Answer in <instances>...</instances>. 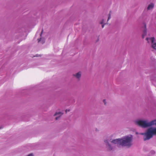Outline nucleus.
Returning a JSON list of instances; mask_svg holds the SVG:
<instances>
[{
	"label": "nucleus",
	"instance_id": "nucleus-4",
	"mask_svg": "<svg viewBox=\"0 0 156 156\" xmlns=\"http://www.w3.org/2000/svg\"><path fill=\"white\" fill-rule=\"evenodd\" d=\"M62 114L63 113H62L61 112H56L55 114L54 115V116L59 115V116L58 117H56V120H57L58 119H59V117L62 115Z\"/></svg>",
	"mask_w": 156,
	"mask_h": 156
},
{
	"label": "nucleus",
	"instance_id": "nucleus-6",
	"mask_svg": "<svg viewBox=\"0 0 156 156\" xmlns=\"http://www.w3.org/2000/svg\"><path fill=\"white\" fill-rule=\"evenodd\" d=\"M154 5L153 4L151 3L148 5L147 9L148 10H150L152 9L154 7Z\"/></svg>",
	"mask_w": 156,
	"mask_h": 156
},
{
	"label": "nucleus",
	"instance_id": "nucleus-8",
	"mask_svg": "<svg viewBox=\"0 0 156 156\" xmlns=\"http://www.w3.org/2000/svg\"><path fill=\"white\" fill-rule=\"evenodd\" d=\"M105 142L106 143H107V145H108V146L109 147V150H111L112 149L111 148V145L109 144L108 142L107 141V140H105Z\"/></svg>",
	"mask_w": 156,
	"mask_h": 156
},
{
	"label": "nucleus",
	"instance_id": "nucleus-16",
	"mask_svg": "<svg viewBox=\"0 0 156 156\" xmlns=\"http://www.w3.org/2000/svg\"><path fill=\"white\" fill-rule=\"evenodd\" d=\"M104 27V25L102 24V28H103Z\"/></svg>",
	"mask_w": 156,
	"mask_h": 156
},
{
	"label": "nucleus",
	"instance_id": "nucleus-13",
	"mask_svg": "<svg viewBox=\"0 0 156 156\" xmlns=\"http://www.w3.org/2000/svg\"><path fill=\"white\" fill-rule=\"evenodd\" d=\"M41 39V38L38 39L37 40L38 41V42H39L40 41Z\"/></svg>",
	"mask_w": 156,
	"mask_h": 156
},
{
	"label": "nucleus",
	"instance_id": "nucleus-1",
	"mask_svg": "<svg viewBox=\"0 0 156 156\" xmlns=\"http://www.w3.org/2000/svg\"><path fill=\"white\" fill-rule=\"evenodd\" d=\"M136 123L142 127L146 128L153 125L156 126V120H152L150 122H148L147 121L140 120L136 121ZM140 134L144 135V141L148 140L151 138L153 135H156V128L151 127L147 129L146 133Z\"/></svg>",
	"mask_w": 156,
	"mask_h": 156
},
{
	"label": "nucleus",
	"instance_id": "nucleus-15",
	"mask_svg": "<svg viewBox=\"0 0 156 156\" xmlns=\"http://www.w3.org/2000/svg\"><path fill=\"white\" fill-rule=\"evenodd\" d=\"M103 23V20L102 22L100 23L102 24Z\"/></svg>",
	"mask_w": 156,
	"mask_h": 156
},
{
	"label": "nucleus",
	"instance_id": "nucleus-9",
	"mask_svg": "<svg viewBox=\"0 0 156 156\" xmlns=\"http://www.w3.org/2000/svg\"><path fill=\"white\" fill-rule=\"evenodd\" d=\"M111 18V14L110 13L109 14V16L108 18V21Z\"/></svg>",
	"mask_w": 156,
	"mask_h": 156
},
{
	"label": "nucleus",
	"instance_id": "nucleus-2",
	"mask_svg": "<svg viewBox=\"0 0 156 156\" xmlns=\"http://www.w3.org/2000/svg\"><path fill=\"white\" fill-rule=\"evenodd\" d=\"M132 140L131 136H127L122 139H116L113 140L111 142L114 144H118L119 145L122 146H130L132 144L131 141Z\"/></svg>",
	"mask_w": 156,
	"mask_h": 156
},
{
	"label": "nucleus",
	"instance_id": "nucleus-10",
	"mask_svg": "<svg viewBox=\"0 0 156 156\" xmlns=\"http://www.w3.org/2000/svg\"><path fill=\"white\" fill-rule=\"evenodd\" d=\"M27 156H34L32 154H29Z\"/></svg>",
	"mask_w": 156,
	"mask_h": 156
},
{
	"label": "nucleus",
	"instance_id": "nucleus-5",
	"mask_svg": "<svg viewBox=\"0 0 156 156\" xmlns=\"http://www.w3.org/2000/svg\"><path fill=\"white\" fill-rule=\"evenodd\" d=\"M145 29L144 30L143 33L142 35V38H144V36L146 35L147 34V31H146V25H145Z\"/></svg>",
	"mask_w": 156,
	"mask_h": 156
},
{
	"label": "nucleus",
	"instance_id": "nucleus-3",
	"mask_svg": "<svg viewBox=\"0 0 156 156\" xmlns=\"http://www.w3.org/2000/svg\"><path fill=\"white\" fill-rule=\"evenodd\" d=\"M150 40L152 43V47L154 49H156L155 47H156V43H154V37H152L151 38H146V40L148 42H149L148 41V40Z\"/></svg>",
	"mask_w": 156,
	"mask_h": 156
},
{
	"label": "nucleus",
	"instance_id": "nucleus-7",
	"mask_svg": "<svg viewBox=\"0 0 156 156\" xmlns=\"http://www.w3.org/2000/svg\"><path fill=\"white\" fill-rule=\"evenodd\" d=\"M75 76L77 78H80L81 76L80 73L79 72L77 73L76 74V75Z\"/></svg>",
	"mask_w": 156,
	"mask_h": 156
},
{
	"label": "nucleus",
	"instance_id": "nucleus-12",
	"mask_svg": "<svg viewBox=\"0 0 156 156\" xmlns=\"http://www.w3.org/2000/svg\"><path fill=\"white\" fill-rule=\"evenodd\" d=\"M43 29H42V31L41 32V35H40L41 36V35H42V34L43 33Z\"/></svg>",
	"mask_w": 156,
	"mask_h": 156
},
{
	"label": "nucleus",
	"instance_id": "nucleus-14",
	"mask_svg": "<svg viewBox=\"0 0 156 156\" xmlns=\"http://www.w3.org/2000/svg\"><path fill=\"white\" fill-rule=\"evenodd\" d=\"M69 111H70V110H67H67H66V112H67V111H68V112H69Z\"/></svg>",
	"mask_w": 156,
	"mask_h": 156
},
{
	"label": "nucleus",
	"instance_id": "nucleus-11",
	"mask_svg": "<svg viewBox=\"0 0 156 156\" xmlns=\"http://www.w3.org/2000/svg\"><path fill=\"white\" fill-rule=\"evenodd\" d=\"M103 102H104L105 105L106 104V101H105V100H103Z\"/></svg>",
	"mask_w": 156,
	"mask_h": 156
}]
</instances>
